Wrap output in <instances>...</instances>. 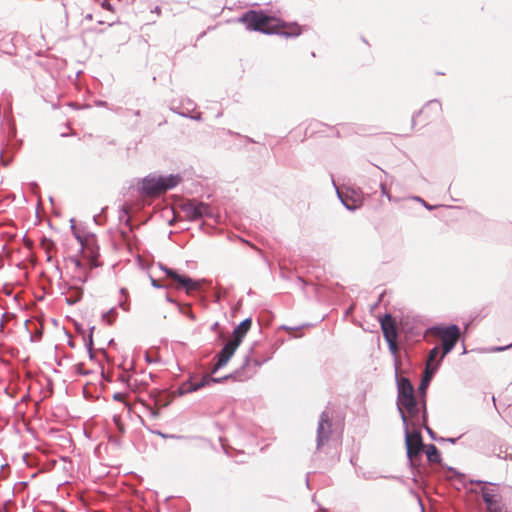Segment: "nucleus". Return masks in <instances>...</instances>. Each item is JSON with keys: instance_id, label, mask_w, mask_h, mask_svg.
Listing matches in <instances>:
<instances>
[{"instance_id": "obj_11", "label": "nucleus", "mask_w": 512, "mask_h": 512, "mask_svg": "<svg viewBox=\"0 0 512 512\" xmlns=\"http://www.w3.org/2000/svg\"><path fill=\"white\" fill-rule=\"evenodd\" d=\"M239 345L232 340L228 341L222 350L217 354V362L212 369V373H215L217 370L225 366L231 357L234 355L235 351Z\"/></svg>"}, {"instance_id": "obj_25", "label": "nucleus", "mask_w": 512, "mask_h": 512, "mask_svg": "<svg viewBox=\"0 0 512 512\" xmlns=\"http://www.w3.org/2000/svg\"><path fill=\"white\" fill-rule=\"evenodd\" d=\"M152 285L156 288H159V287H162L159 283H158V280H155V279H152Z\"/></svg>"}, {"instance_id": "obj_18", "label": "nucleus", "mask_w": 512, "mask_h": 512, "mask_svg": "<svg viewBox=\"0 0 512 512\" xmlns=\"http://www.w3.org/2000/svg\"><path fill=\"white\" fill-rule=\"evenodd\" d=\"M83 296V290L79 287H72L66 294V301L68 304H75L80 301Z\"/></svg>"}, {"instance_id": "obj_4", "label": "nucleus", "mask_w": 512, "mask_h": 512, "mask_svg": "<svg viewBox=\"0 0 512 512\" xmlns=\"http://www.w3.org/2000/svg\"><path fill=\"white\" fill-rule=\"evenodd\" d=\"M78 240L81 243L82 249H81V256L79 259L75 260V264L77 266H90V268L98 267V247L95 243V240L93 238H85L82 240L80 237H78Z\"/></svg>"}, {"instance_id": "obj_19", "label": "nucleus", "mask_w": 512, "mask_h": 512, "mask_svg": "<svg viewBox=\"0 0 512 512\" xmlns=\"http://www.w3.org/2000/svg\"><path fill=\"white\" fill-rule=\"evenodd\" d=\"M426 455L430 462H439L440 461V454L435 445H429L426 449Z\"/></svg>"}, {"instance_id": "obj_20", "label": "nucleus", "mask_w": 512, "mask_h": 512, "mask_svg": "<svg viewBox=\"0 0 512 512\" xmlns=\"http://www.w3.org/2000/svg\"><path fill=\"white\" fill-rule=\"evenodd\" d=\"M433 374L434 373H431L430 371H424V375H423V378L421 380L420 387H419V389L422 392H424L426 390V388L428 387Z\"/></svg>"}, {"instance_id": "obj_22", "label": "nucleus", "mask_w": 512, "mask_h": 512, "mask_svg": "<svg viewBox=\"0 0 512 512\" xmlns=\"http://www.w3.org/2000/svg\"><path fill=\"white\" fill-rule=\"evenodd\" d=\"M150 413L153 417H158L159 415V409H154L152 407H149Z\"/></svg>"}, {"instance_id": "obj_2", "label": "nucleus", "mask_w": 512, "mask_h": 512, "mask_svg": "<svg viewBox=\"0 0 512 512\" xmlns=\"http://www.w3.org/2000/svg\"><path fill=\"white\" fill-rule=\"evenodd\" d=\"M181 181L180 176L170 175L167 177L148 176L142 181V191L150 197H157L167 190L176 187Z\"/></svg>"}, {"instance_id": "obj_14", "label": "nucleus", "mask_w": 512, "mask_h": 512, "mask_svg": "<svg viewBox=\"0 0 512 512\" xmlns=\"http://www.w3.org/2000/svg\"><path fill=\"white\" fill-rule=\"evenodd\" d=\"M331 429V423L326 414H322L321 420L318 426V439L317 446L320 447L324 444V442L329 438Z\"/></svg>"}, {"instance_id": "obj_5", "label": "nucleus", "mask_w": 512, "mask_h": 512, "mask_svg": "<svg viewBox=\"0 0 512 512\" xmlns=\"http://www.w3.org/2000/svg\"><path fill=\"white\" fill-rule=\"evenodd\" d=\"M433 333L442 341L441 359H444L459 340L460 330L456 325H451L449 327H436L433 329Z\"/></svg>"}, {"instance_id": "obj_7", "label": "nucleus", "mask_w": 512, "mask_h": 512, "mask_svg": "<svg viewBox=\"0 0 512 512\" xmlns=\"http://www.w3.org/2000/svg\"><path fill=\"white\" fill-rule=\"evenodd\" d=\"M381 329H382L384 338L386 339V341L388 343L389 350L391 351L392 354H394V355L397 354L398 350H399L398 343H397L398 332H397L396 322L391 315L386 314L381 319Z\"/></svg>"}, {"instance_id": "obj_27", "label": "nucleus", "mask_w": 512, "mask_h": 512, "mask_svg": "<svg viewBox=\"0 0 512 512\" xmlns=\"http://www.w3.org/2000/svg\"><path fill=\"white\" fill-rule=\"evenodd\" d=\"M160 436L162 437H166V435H164L163 433H158Z\"/></svg>"}, {"instance_id": "obj_3", "label": "nucleus", "mask_w": 512, "mask_h": 512, "mask_svg": "<svg viewBox=\"0 0 512 512\" xmlns=\"http://www.w3.org/2000/svg\"><path fill=\"white\" fill-rule=\"evenodd\" d=\"M398 406L404 420L406 417L402 411L403 408L410 416H415L418 413L417 402L414 396V387L407 378H401L398 384Z\"/></svg>"}, {"instance_id": "obj_26", "label": "nucleus", "mask_w": 512, "mask_h": 512, "mask_svg": "<svg viewBox=\"0 0 512 512\" xmlns=\"http://www.w3.org/2000/svg\"><path fill=\"white\" fill-rule=\"evenodd\" d=\"M102 6L108 10H111V5L107 1L103 2Z\"/></svg>"}, {"instance_id": "obj_23", "label": "nucleus", "mask_w": 512, "mask_h": 512, "mask_svg": "<svg viewBox=\"0 0 512 512\" xmlns=\"http://www.w3.org/2000/svg\"><path fill=\"white\" fill-rule=\"evenodd\" d=\"M382 193L386 195L390 199V195L386 189V186L384 184L381 185Z\"/></svg>"}, {"instance_id": "obj_15", "label": "nucleus", "mask_w": 512, "mask_h": 512, "mask_svg": "<svg viewBox=\"0 0 512 512\" xmlns=\"http://www.w3.org/2000/svg\"><path fill=\"white\" fill-rule=\"evenodd\" d=\"M442 352L438 346L434 347L430 350L427 361H426V367L425 371H430L431 373H435L438 369L441 361V354Z\"/></svg>"}, {"instance_id": "obj_24", "label": "nucleus", "mask_w": 512, "mask_h": 512, "mask_svg": "<svg viewBox=\"0 0 512 512\" xmlns=\"http://www.w3.org/2000/svg\"><path fill=\"white\" fill-rule=\"evenodd\" d=\"M114 398H115L116 400L122 401V400H123V398H124V395H123V394H115V395H114Z\"/></svg>"}, {"instance_id": "obj_6", "label": "nucleus", "mask_w": 512, "mask_h": 512, "mask_svg": "<svg viewBox=\"0 0 512 512\" xmlns=\"http://www.w3.org/2000/svg\"><path fill=\"white\" fill-rule=\"evenodd\" d=\"M163 271L166 273V276L171 280L167 287H172L175 289H184L187 294H192L194 291H197L201 287V283L199 281H195L188 276L180 275L173 269L164 267Z\"/></svg>"}, {"instance_id": "obj_13", "label": "nucleus", "mask_w": 512, "mask_h": 512, "mask_svg": "<svg viewBox=\"0 0 512 512\" xmlns=\"http://www.w3.org/2000/svg\"><path fill=\"white\" fill-rule=\"evenodd\" d=\"M407 454L410 458L417 456L422 449V440L419 434H407Z\"/></svg>"}, {"instance_id": "obj_1", "label": "nucleus", "mask_w": 512, "mask_h": 512, "mask_svg": "<svg viewBox=\"0 0 512 512\" xmlns=\"http://www.w3.org/2000/svg\"><path fill=\"white\" fill-rule=\"evenodd\" d=\"M241 22L249 30L259 31L265 34H281L285 36H299L301 27L296 23H285L282 20L268 16L261 11H248L245 13Z\"/></svg>"}, {"instance_id": "obj_16", "label": "nucleus", "mask_w": 512, "mask_h": 512, "mask_svg": "<svg viewBox=\"0 0 512 512\" xmlns=\"http://www.w3.org/2000/svg\"><path fill=\"white\" fill-rule=\"evenodd\" d=\"M252 325V321L250 318L243 320L233 331V338L231 339L233 342L238 345L241 344L244 336L250 330Z\"/></svg>"}, {"instance_id": "obj_8", "label": "nucleus", "mask_w": 512, "mask_h": 512, "mask_svg": "<svg viewBox=\"0 0 512 512\" xmlns=\"http://www.w3.org/2000/svg\"><path fill=\"white\" fill-rule=\"evenodd\" d=\"M442 105L439 101L433 100L425 104L414 119L416 123H429L441 116Z\"/></svg>"}, {"instance_id": "obj_10", "label": "nucleus", "mask_w": 512, "mask_h": 512, "mask_svg": "<svg viewBox=\"0 0 512 512\" xmlns=\"http://www.w3.org/2000/svg\"><path fill=\"white\" fill-rule=\"evenodd\" d=\"M181 209L189 220H198L209 212V206L195 200H187L181 204Z\"/></svg>"}, {"instance_id": "obj_12", "label": "nucleus", "mask_w": 512, "mask_h": 512, "mask_svg": "<svg viewBox=\"0 0 512 512\" xmlns=\"http://www.w3.org/2000/svg\"><path fill=\"white\" fill-rule=\"evenodd\" d=\"M482 498L489 512H506V508L498 496L484 491L482 493Z\"/></svg>"}, {"instance_id": "obj_17", "label": "nucleus", "mask_w": 512, "mask_h": 512, "mask_svg": "<svg viewBox=\"0 0 512 512\" xmlns=\"http://www.w3.org/2000/svg\"><path fill=\"white\" fill-rule=\"evenodd\" d=\"M41 248L44 250L46 256H47V261L48 262H53V259L55 258V255H56V252H57V248L55 246V243L51 240V239H48V238H43L41 240Z\"/></svg>"}, {"instance_id": "obj_9", "label": "nucleus", "mask_w": 512, "mask_h": 512, "mask_svg": "<svg viewBox=\"0 0 512 512\" xmlns=\"http://www.w3.org/2000/svg\"><path fill=\"white\" fill-rule=\"evenodd\" d=\"M231 378H233V376L231 374L226 375L221 378H216V377H212L210 375H205L198 382L187 381V382L183 383L179 387V394L183 395L186 393H190V392L196 391L200 388H203L205 386H210L213 383H221V382L231 379Z\"/></svg>"}, {"instance_id": "obj_21", "label": "nucleus", "mask_w": 512, "mask_h": 512, "mask_svg": "<svg viewBox=\"0 0 512 512\" xmlns=\"http://www.w3.org/2000/svg\"><path fill=\"white\" fill-rule=\"evenodd\" d=\"M342 202L348 209H351V210L356 209L361 206L360 198L354 199V200H352V203H350L348 197H346V198H342Z\"/></svg>"}]
</instances>
